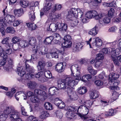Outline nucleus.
<instances>
[{"label": "nucleus", "mask_w": 121, "mask_h": 121, "mask_svg": "<svg viewBox=\"0 0 121 121\" xmlns=\"http://www.w3.org/2000/svg\"><path fill=\"white\" fill-rule=\"evenodd\" d=\"M35 12L34 10H32L30 11L29 13V16L30 19L31 21L35 20L36 18L35 13Z\"/></svg>", "instance_id": "25"}, {"label": "nucleus", "mask_w": 121, "mask_h": 121, "mask_svg": "<svg viewBox=\"0 0 121 121\" xmlns=\"http://www.w3.org/2000/svg\"><path fill=\"white\" fill-rule=\"evenodd\" d=\"M58 89L55 87H50L49 90V92L51 95H54L58 90Z\"/></svg>", "instance_id": "29"}, {"label": "nucleus", "mask_w": 121, "mask_h": 121, "mask_svg": "<svg viewBox=\"0 0 121 121\" xmlns=\"http://www.w3.org/2000/svg\"><path fill=\"white\" fill-rule=\"evenodd\" d=\"M18 45L19 46L22 48H25L28 45L27 42L26 41L21 40L19 42Z\"/></svg>", "instance_id": "33"}, {"label": "nucleus", "mask_w": 121, "mask_h": 121, "mask_svg": "<svg viewBox=\"0 0 121 121\" xmlns=\"http://www.w3.org/2000/svg\"><path fill=\"white\" fill-rule=\"evenodd\" d=\"M6 31L7 33L12 34L16 32L13 28L11 26L7 27L6 29Z\"/></svg>", "instance_id": "41"}, {"label": "nucleus", "mask_w": 121, "mask_h": 121, "mask_svg": "<svg viewBox=\"0 0 121 121\" xmlns=\"http://www.w3.org/2000/svg\"><path fill=\"white\" fill-rule=\"evenodd\" d=\"M34 94L35 96L37 98L39 95H42L44 97H46L47 95L45 91L41 90L39 89H35L34 91Z\"/></svg>", "instance_id": "15"}, {"label": "nucleus", "mask_w": 121, "mask_h": 121, "mask_svg": "<svg viewBox=\"0 0 121 121\" xmlns=\"http://www.w3.org/2000/svg\"><path fill=\"white\" fill-rule=\"evenodd\" d=\"M7 17L0 18V26L2 27H5L7 26Z\"/></svg>", "instance_id": "20"}, {"label": "nucleus", "mask_w": 121, "mask_h": 121, "mask_svg": "<svg viewBox=\"0 0 121 121\" xmlns=\"http://www.w3.org/2000/svg\"><path fill=\"white\" fill-rule=\"evenodd\" d=\"M91 38L89 40L87 41V44L90 47V48H93V47H99L101 46L102 44V42L101 39L98 37H97L95 38V42L93 43H92V44L91 45L90 43V42L91 40Z\"/></svg>", "instance_id": "7"}, {"label": "nucleus", "mask_w": 121, "mask_h": 121, "mask_svg": "<svg viewBox=\"0 0 121 121\" xmlns=\"http://www.w3.org/2000/svg\"><path fill=\"white\" fill-rule=\"evenodd\" d=\"M73 19L74 20L73 21L71 22V23L72 26H74L77 25L78 23V21L76 17H74Z\"/></svg>", "instance_id": "60"}, {"label": "nucleus", "mask_w": 121, "mask_h": 121, "mask_svg": "<svg viewBox=\"0 0 121 121\" xmlns=\"http://www.w3.org/2000/svg\"><path fill=\"white\" fill-rule=\"evenodd\" d=\"M63 66V63H58L56 66V70L59 73L62 72L64 69V67Z\"/></svg>", "instance_id": "19"}, {"label": "nucleus", "mask_w": 121, "mask_h": 121, "mask_svg": "<svg viewBox=\"0 0 121 121\" xmlns=\"http://www.w3.org/2000/svg\"><path fill=\"white\" fill-rule=\"evenodd\" d=\"M66 91L69 97L70 100H75L78 99V95L75 92L72 91L71 88H69Z\"/></svg>", "instance_id": "9"}, {"label": "nucleus", "mask_w": 121, "mask_h": 121, "mask_svg": "<svg viewBox=\"0 0 121 121\" xmlns=\"http://www.w3.org/2000/svg\"><path fill=\"white\" fill-rule=\"evenodd\" d=\"M4 112L9 115L11 121H16L21 119L20 113L13 106L6 107L4 109Z\"/></svg>", "instance_id": "2"}, {"label": "nucleus", "mask_w": 121, "mask_h": 121, "mask_svg": "<svg viewBox=\"0 0 121 121\" xmlns=\"http://www.w3.org/2000/svg\"><path fill=\"white\" fill-rule=\"evenodd\" d=\"M22 95L23 97V99H26L27 98V97L26 95L23 92V91H20L17 92L16 94L15 95L18 96V95Z\"/></svg>", "instance_id": "53"}, {"label": "nucleus", "mask_w": 121, "mask_h": 121, "mask_svg": "<svg viewBox=\"0 0 121 121\" xmlns=\"http://www.w3.org/2000/svg\"><path fill=\"white\" fill-rule=\"evenodd\" d=\"M61 18L60 14L54 13L50 14L49 16V18L52 21H56L60 19Z\"/></svg>", "instance_id": "12"}, {"label": "nucleus", "mask_w": 121, "mask_h": 121, "mask_svg": "<svg viewBox=\"0 0 121 121\" xmlns=\"http://www.w3.org/2000/svg\"><path fill=\"white\" fill-rule=\"evenodd\" d=\"M29 60L26 61L25 62L26 65V71L25 72L23 68L22 67H18L17 68V71L18 74L20 76L22 77L25 74V77L26 79H30L31 78H33L34 76V75L32 74L33 73L34 70L33 67L30 66L27 64L28 62H30Z\"/></svg>", "instance_id": "1"}, {"label": "nucleus", "mask_w": 121, "mask_h": 121, "mask_svg": "<svg viewBox=\"0 0 121 121\" xmlns=\"http://www.w3.org/2000/svg\"><path fill=\"white\" fill-rule=\"evenodd\" d=\"M23 10L22 9H15L14 10V13L18 17H20L23 14Z\"/></svg>", "instance_id": "27"}, {"label": "nucleus", "mask_w": 121, "mask_h": 121, "mask_svg": "<svg viewBox=\"0 0 121 121\" xmlns=\"http://www.w3.org/2000/svg\"><path fill=\"white\" fill-rule=\"evenodd\" d=\"M76 113L82 119H86L88 117L86 116L88 113L89 110L88 108L84 105H81L78 108Z\"/></svg>", "instance_id": "5"}, {"label": "nucleus", "mask_w": 121, "mask_h": 121, "mask_svg": "<svg viewBox=\"0 0 121 121\" xmlns=\"http://www.w3.org/2000/svg\"><path fill=\"white\" fill-rule=\"evenodd\" d=\"M117 51L116 49H115V48H103L102 49V50L101 52L105 54H111V55L114 54L115 52H116Z\"/></svg>", "instance_id": "11"}, {"label": "nucleus", "mask_w": 121, "mask_h": 121, "mask_svg": "<svg viewBox=\"0 0 121 121\" xmlns=\"http://www.w3.org/2000/svg\"><path fill=\"white\" fill-rule=\"evenodd\" d=\"M39 54L44 55L47 54V50L45 48H40L39 50Z\"/></svg>", "instance_id": "42"}, {"label": "nucleus", "mask_w": 121, "mask_h": 121, "mask_svg": "<svg viewBox=\"0 0 121 121\" xmlns=\"http://www.w3.org/2000/svg\"><path fill=\"white\" fill-rule=\"evenodd\" d=\"M26 25L29 29L31 30H35L36 27L35 24L33 23L30 22L26 23Z\"/></svg>", "instance_id": "35"}, {"label": "nucleus", "mask_w": 121, "mask_h": 121, "mask_svg": "<svg viewBox=\"0 0 121 121\" xmlns=\"http://www.w3.org/2000/svg\"><path fill=\"white\" fill-rule=\"evenodd\" d=\"M53 101L54 104L57 106L62 101L58 98H55L53 100Z\"/></svg>", "instance_id": "57"}, {"label": "nucleus", "mask_w": 121, "mask_h": 121, "mask_svg": "<svg viewBox=\"0 0 121 121\" xmlns=\"http://www.w3.org/2000/svg\"><path fill=\"white\" fill-rule=\"evenodd\" d=\"M36 83L34 82H30L28 83L27 85L29 88L31 89L35 88L36 85Z\"/></svg>", "instance_id": "43"}, {"label": "nucleus", "mask_w": 121, "mask_h": 121, "mask_svg": "<svg viewBox=\"0 0 121 121\" xmlns=\"http://www.w3.org/2000/svg\"><path fill=\"white\" fill-rule=\"evenodd\" d=\"M44 70V75L46 78H50L52 77V74L49 71L47 70L45 71V70Z\"/></svg>", "instance_id": "48"}, {"label": "nucleus", "mask_w": 121, "mask_h": 121, "mask_svg": "<svg viewBox=\"0 0 121 121\" xmlns=\"http://www.w3.org/2000/svg\"><path fill=\"white\" fill-rule=\"evenodd\" d=\"M95 84L98 86H102L103 84V82L99 80H97L95 81Z\"/></svg>", "instance_id": "63"}, {"label": "nucleus", "mask_w": 121, "mask_h": 121, "mask_svg": "<svg viewBox=\"0 0 121 121\" xmlns=\"http://www.w3.org/2000/svg\"><path fill=\"white\" fill-rule=\"evenodd\" d=\"M0 56L3 58V59L6 60L7 56L4 52L3 49L0 46Z\"/></svg>", "instance_id": "39"}, {"label": "nucleus", "mask_w": 121, "mask_h": 121, "mask_svg": "<svg viewBox=\"0 0 121 121\" xmlns=\"http://www.w3.org/2000/svg\"><path fill=\"white\" fill-rule=\"evenodd\" d=\"M22 95L23 97V99H26L27 98V97L26 95L23 92V91H20L17 92L16 94L15 95L18 96V95Z\"/></svg>", "instance_id": "54"}, {"label": "nucleus", "mask_w": 121, "mask_h": 121, "mask_svg": "<svg viewBox=\"0 0 121 121\" xmlns=\"http://www.w3.org/2000/svg\"><path fill=\"white\" fill-rule=\"evenodd\" d=\"M7 18L8 17L9 18V21L11 22H13L15 20V17L14 16L12 15H7L6 16Z\"/></svg>", "instance_id": "56"}, {"label": "nucleus", "mask_w": 121, "mask_h": 121, "mask_svg": "<svg viewBox=\"0 0 121 121\" xmlns=\"http://www.w3.org/2000/svg\"><path fill=\"white\" fill-rule=\"evenodd\" d=\"M27 95L29 97H31L30 100L32 102L34 103L37 102L38 100V99L36 97L34 93L31 91L28 92L27 93Z\"/></svg>", "instance_id": "16"}, {"label": "nucleus", "mask_w": 121, "mask_h": 121, "mask_svg": "<svg viewBox=\"0 0 121 121\" xmlns=\"http://www.w3.org/2000/svg\"><path fill=\"white\" fill-rule=\"evenodd\" d=\"M119 96L118 94L116 92H114L112 95V98L114 100L117 99Z\"/></svg>", "instance_id": "59"}, {"label": "nucleus", "mask_w": 121, "mask_h": 121, "mask_svg": "<svg viewBox=\"0 0 121 121\" xmlns=\"http://www.w3.org/2000/svg\"><path fill=\"white\" fill-rule=\"evenodd\" d=\"M52 4L50 2H46L44 5L43 9V11L45 13H47L49 12V10L51 8Z\"/></svg>", "instance_id": "17"}, {"label": "nucleus", "mask_w": 121, "mask_h": 121, "mask_svg": "<svg viewBox=\"0 0 121 121\" xmlns=\"http://www.w3.org/2000/svg\"><path fill=\"white\" fill-rule=\"evenodd\" d=\"M73 81L72 78L67 76L64 79L59 80L58 82V86L60 88L63 89L66 88L68 90L69 88H72L75 86L74 84V82ZM75 83H76V82H75Z\"/></svg>", "instance_id": "3"}, {"label": "nucleus", "mask_w": 121, "mask_h": 121, "mask_svg": "<svg viewBox=\"0 0 121 121\" xmlns=\"http://www.w3.org/2000/svg\"><path fill=\"white\" fill-rule=\"evenodd\" d=\"M40 48L39 45H35L32 48L33 52L35 53L36 54L38 50H39Z\"/></svg>", "instance_id": "55"}, {"label": "nucleus", "mask_w": 121, "mask_h": 121, "mask_svg": "<svg viewBox=\"0 0 121 121\" xmlns=\"http://www.w3.org/2000/svg\"><path fill=\"white\" fill-rule=\"evenodd\" d=\"M55 113L57 117L60 119L62 118L63 116V114L60 110L59 109L56 111Z\"/></svg>", "instance_id": "51"}, {"label": "nucleus", "mask_w": 121, "mask_h": 121, "mask_svg": "<svg viewBox=\"0 0 121 121\" xmlns=\"http://www.w3.org/2000/svg\"><path fill=\"white\" fill-rule=\"evenodd\" d=\"M103 5L104 6H106L107 7H112L114 8H115L116 6L115 3L113 2L110 3L104 2L103 3Z\"/></svg>", "instance_id": "31"}, {"label": "nucleus", "mask_w": 121, "mask_h": 121, "mask_svg": "<svg viewBox=\"0 0 121 121\" xmlns=\"http://www.w3.org/2000/svg\"><path fill=\"white\" fill-rule=\"evenodd\" d=\"M80 74V73L78 70L76 71H74L73 73H72V76H68L69 78H72V80L73 82H76V83H74V84L76 85H77L78 83V81L80 80L81 79V77L79 76Z\"/></svg>", "instance_id": "8"}, {"label": "nucleus", "mask_w": 121, "mask_h": 121, "mask_svg": "<svg viewBox=\"0 0 121 121\" xmlns=\"http://www.w3.org/2000/svg\"><path fill=\"white\" fill-rule=\"evenodd\" d=\"M29 2L28 1L21 0L20 2V5L24 8L26 7L28 5Z\"/></svg>", "instance_id": "40"}, {"label": "nucleus", "mask_w": 121, "mask_h": 121, "mask_svg": "<svg viewBox=\"0 0 121 121\" xmlns=\"http://www.w3.org/2000/svg\"><path fill=\"white\" fill-rule=\"evenodd\" d=\"M49 116V114L47 111H43L41 112L39 117L42 119H44Z\"/></svg>", "instance_id": "24"}, {"label": "nucleus", "mask_w": 121, "mask_h": 121, "mask_svg": "<svg viewBox=\"0 0 121 121\" xmlns=\"http://www.w3.org/2000/svg\"><path fill=\"white\" fill-rule=\"evenodd\" d=\"M57 29L56 24L54 23L51 24L47 29L48 30L51 31L53 32L56 31Z\"/></svg>", "instance_id": "23"}, {"label": "nucleus", "mask_w": 121, "mask_h": 121, "mask_svg": "<svg viewBox=\"0 0 121 121\" xmlns=\"http://www.w3.org/2000/svg\"><path fill=\"white\" fill-rule=\"evenodd\" d=\"M96 56V60H101L103 59L104 55L103 53L100 52L99 54H97Z\"/></svg>", "instance_id": "45"}, {"label": "nucleus", "mask_w": 121, "mask_h": 121, "mask_svg": "<svg viewBox=\"0 0 121 121\" xmlns=\"http://www.w3.org/2000/svg\"><path fill=\"white\" fill-rule=\"evenodd\" d=\"M102 65V62L100 60H96L95 64V66L96 68L101 67Z\"/></svg>", "instance_id": "49"}, {"label": "nucleus", "mask_w": 121, "mask_h": 121, "mask_svg": "<svg viewBox=\"0 0 121 121\" xmlns=\"http://www.w3.org/2000/svg\"><path fill=\"white\" fill-rule=\"evenodd\" d=\"M70 10L68 12V14L67 16L66 19L68 20H72V18H74L75 17L72 12H70Z\"/></svg>", "instance_id": "44"}, {"label": "nucleus", "mask_w": 121, "mask_h": 121, "mask_svg": "<svg viewBox=\"0 0 121 121\" xmlns=\"http://www.w3.org/2000/svg\"><path fill=\"white\" fill-rule=\"evenodd\" d=\"M20 40V38L19 37L17 36H15L12 38L11 39V41L13 44H15L19 42Z\"/></svg>", "instance_id": "47"}, {"label": "nucleus", "mask_w": 121, "mask_h": 121, "mask_svg": "<svg viewBox=\"0 0 121 121\" xmlns=\"http://www.w3.org/2000/svg\"><path fill=\"white\" fill-rule=\"evenodd\" d=\"M72 44L71 41L63 42L62 43V46L65 48H69L71 46Z\"/></svg>", "instance_id": "34"}, {"label": "nucleus", "mask_w": 121, "mask_h": 121, "mask_svg": "<svg viewBox=\"0 0 121 121\" xmlns=\"http://www.w3.org/2000/svg\"><path fill=\"white\" fill-rule=\"evenodd\" d=\"M80 17L81 19V21L82 22L84 23H85L87 22V18L86 16H84L83 15V13H82L80 16Z\"/></svg>", "instance_id": "50"}, {"label": "nucleus", "mask_w": 121, "mask_h": 121, "mask_svg": "<svg viewBox=\"0 0 121 121\" xmlns=\"http://www.w3.org/2000/svg\"><path fill=\"white\" fill-rule=\"evenodd\" d=\"M61 8V5L60 4H56L54 8L52 9V12H54L56 11L60 10Z\"/></svg>", "instance_id": "46"}, {"label": "nucleus", "mask_w": 121, "mask_h": 121, "mask_svg": "<svg viewBox=\"0 0 121 121\" xmlns=\"http://www.w3.org/2000/svg\"><path fill=\"white\" fill-rule=\"evenodd\" d=\"M77 109V106L67 107L65 108L68 111L66 114V117L70 119H76L77 116L74 114V112L76 113Z\"/></svg>", "instance_id": "6"}, {"label": "nucleus", "mask_w": 121, "mask_h": 121, "mask_svg": "<svg viewBox=\"0 0 121 121\" xmlns=\"http://www.w3.org/2000/svg\"><path fill=\"white\" fill-rule=\"evenodd\" d=\"M110 19L108 17H105L103 19L99 20V23L101 26H104L109 23L110 21Z\"/></svg>", "instance_id": "18"}, {"label": "nucleus", "mask_w": 121, "mask_h": 121, "mask_svg": "<svg viewBox=\"0 0 121 121\" xmlns=\"http://www.w3.org/2000/svg\"><path fill=\"white\" fill-rule=\"evenodd\" d=\"M70 12H72L74 17H77L78 16H80L81 14L82 13V12L80 9H77L72 8L70 10Z\"/></svg>", "instance_id": "14"}, {"label": "nucleus", "mask_w": 121, "mask_h": 121, "mask_svg": "<svg viewBox=\"0 0 121 121\" xmlns=\"http://www.w3.org/2000/svg\"><path fill=\"white\" fill-rule=\"evenodd\" d=\"M43 74V72L42 71H40L38 72L35 75V77L37 78H39L41 77Z\"/></svg>", "instance_id": "64"}, {"label": "nucleus", "mask_w": 121, "mask_h": 121, "mask_svg": "<svg viewBox=\"0 0 121 121\" xmlns=\"http://www.w3.org/2000/svg\"><path fill=\"white\" fill-rule=\"evenodd\" d=\"M29 44L31 45H35L36 42V41L35 38L30 37L29 39Z\"/></svg>", "instance_id": "38"}, {"label": "nucleus", "mask_w": 121, "mask_h": 121, "mask_svg": "<svg viewBox=\"0 0 121 121\" xmlns=\"http://www.w3.org/2000/svg\"><path fill=\"white\" fill-rule=\"evenodd\" d=\"M98 28V26L96 25L94 27L90 30L88 32V34L91 35L93 36L96 35L98 32V31L97 30Z\"/></svg>", "instance_id": "21"}, {"label": "nucleus", "mask_w": 121, "mask_h": 121, "mask_svg": "<svg viewBox=\"0 0 121 121\" xmlns=\"http://www.w3.org/2000/svg\"><path fill=\"white\" fill-rule=\"evenodd\" d=\"M78 66L77 65H72L70 68L72 73H73L74 71L78 70Z\"/></svg>", "instance_id": "52"}, {"label": "nucleus", "mask_w": 121, "mask_h": 121, "mask_svg": "<svg viewBox=\"0 0 121 121\" xmlns=\"http://www.w3.org/2000/svg\"><path fill=\"white\" fill-rule=\"evenodd\" d=\"M71 38L70 36L69 35H67L65 36L64 38V41L63 42L71 41Z\"/></svg>", "instance_id": "62"}, {"label": "nucleus", "mask_w": 121, "mask_h": 121, "mask_svg": "<svg viewBox=\"0 0 121 121\" xmlns=\"http://www.w3.org/2000/svg\"><path fill=\"white\" fill-rule=\"evenodd\" d=\"M45 64V62L44 61L42 60L39 61L37 66L38 69L44 70Z\"/></svg>", "instance_id": "22"}, {"label": "nucleus", "mask_w": 121, "mask_h": 121, "mask_svg": "<svg viewBox=\"0 0 121 121\" xmlns=\"http://www.w3.org/2000/svg\"><path fill=\"white\" fill-rule=\"evenodd\" d=\"M13 26H16L19 25L22 22V21L20 20H15L14 22Z\"/></svg>", "instance_id": "58"}, {"label": "nucleus", "mask_w": 121, "mask_h": 121, "mask_svg": "<svg viewBox=\"0 0 121 121\" xmlns=\"http://www.w3.org/2000/svg\"><path fill=\"white\" fill-rule=\"evenodd\" d=\"M90 98L92 99H94L97 98L99 96L97 93L95 91H93L91 92L90 94Z\"/></svg>", "instance_id": "30"}, {"label": "nucleus", "mask_w": 121, "mask_h": 121, "mask_svg": "<svg viewBox=\"0 0 121 121\" xmlns=\"http://www.w3.org/2000/svg\"><path fill=\"white\" fill-rule=\"evenodd\" d=\"M120 52V51L117 50L115 52L114 54H112L111 56V59L113 60L114 64L116 65H119L120 63L118 60L119 55Z\"/></svg>", "instance_id": "10"}, {"label": "nucleus", "mask_w": 121, "mask_h": 121, "mask_svg": "<svg viewBox=\"0 0 121 121\" xmlns=\"http://www.w3.org/2000/svg\"><path fill=\"white\" fill-rule=\"evenodd\" d=\"M114 12L115 11L113 9H111L108 12L109 16L111 17L113 16Z\"/></svg>", "instance_id": "61"}, {"label": "nucleus", "mask_w": 121, "mask_h": 121, "mask_svg": "<svg viewBox=\"0 0 121 121\" xmlns=\"http://www.w3.org/2000/svg\"><path fill=\"white\" fill-rule=\"evenodd\" d=\"M119 77V74L112 73L110 75L109 77V83L113 85V86H110L111 89L113 90L117 89V85L120 83L119 81L117 80L118 79Z\"/></svg>", "instance_id": "4"}, {"label": "nucleus", "mask_w": 121, "mask_h": 121, "mask_svg": "<svg viewBox=\"0 0 121 121\" xmlns=\"http://www.w3.org/2000/svg\"><path fill=\"white\" fill-rule=\"evenodd\" d=\"M53 40L52 37L51 36H49L46 38L44 40V42L46 45L51 44Z\"/></svg>", "instance_id": "32"}, {"label": "nucleus", "mask_w": 121, "mask_h": 121, "mask_svg": "<svg viewBox=\"0 0 121 121\" xmlns=\"http://www.w3.org/2000/svg\"><path fill=\"white\" fill-rule=\"evenodd\" d=\"M7 117V115L4 112H0V121H5Z\"/></svg>", "instance_id": "28"}, {"label": "nucleus", "mask_w": 121, "mask_h": 121, "mask_svg": "<svg viewBox=\"0 0 121 121\" xmlns=\"http://www.w3.org/2000/svg\"><path fill=\"white\" fill-rule=\"evenodd\" d=\"M87 91L86 88L85 87H80L79 89L78 93L80 94L83 95L85 94Z\"/></svg>", "instance_id": "36"}, {"label": "nucleus", "mask_w": 121, "mask_h": 121, "mask_svg": "<svg viewBox=\"0 0 121 121\" xmlns=\"http://www.w3.org/2000/svg\"><path fill=\"white\" fill-rule=\"evenodd\" d=\"M116 112V110L111 109L109 110L108 112H106L105 115L106 116H113L115 114Z\"/></svg>", "instance_id": "26"}, {"label": "nucleus", "mask_w": 121, "mask_h": 121, "mask_svg": "<svg viewBox=\"0 0 121 121\" xmlns=\"http://www.w3.org/2000/svg\"><path fill=\"white\" fill-rule=\"evenodd\" d=\"M83 46V43H77L73 46V51L74 52H78L82 49Z\"/></svg>", "instance_id": "13"}, {"label": "nucleus", "mask_w": 121, "mask_h": 121, "mask_svg": "<svg viewBox=\"0 0 121 121\" xmlns=\"http://www.w3.org/2000/svg\"><path fill=\"white\" fill-rule=\"evenodd\" d=\"M44 107L47 110H51L53 109V107L51 104L49 102H46L45 103Z\"/></svg>", "instance_id": "37"}]
</instances>
